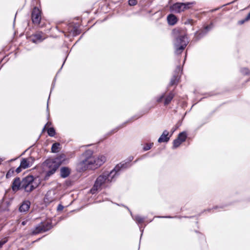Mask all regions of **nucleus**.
I'll use <instances>...</instances> for the list:
<instances>
[{"label": "nucleus", "instance_id": "nucleus-1", "mask_svg": "<svg viewBox=\"0 0 250 250\" xmlns=\"http://www.w3.org/2000/svg\"><path fill=\"white\" fill-rule=\"evenodd\" d=\"M133 160V157L129 158V161L127 162H122L117 165L111 171H105L100 175L96 179L94 185L90 190L92 194H95L102 188L108 186L118 176L120 171L122 169L129 167L131 165L130 162Z\"/></svg>", "mask_w": 250, "mask_h": 250}, {"label": "nucleus", "instance_id": "nucleus-2", "mask_svg": "<svg viewBox=\"0 0 250 250\" xmlns=\"http://www.w3.org/2000/svg\"><path fill=\"white\" fill-rule=\"evenodd\" d=\"M93 152L91 150L86 151L82 156L81 160L77 164L79 171H83L88 168H94Z\"/></svg>", "mask_w": 250, "mask_h": 250}, {"label": "nucleus", "instance_id": "nucleus-3", "mask_svg": "<svg viewBox=\"0 0 250 250\" xmlns=\"http://www.w3.org/2000/svg\"><path fill=\"white\" fill-rule=\"evenodd\" d=\"M40 183V180L38 178L28 175L21 180V189H24L25 192H30L37 188Z\"/></svg>", "mask_w": 250, "mask_h": 250}, {"label": "nucleus", "instance_id": "nucleus-4", "mask_svg": "<svg viewBox=\"0 0 250 250\" xmlns=\"http://www.w3.org/2000/svg\"><path fill=\"white\" fill-rule=\"evenodd\" d=\"M188 43V41L186 35H180L178 37L174 42L175 53L176 54L181 53Z\"/></svg>", "mask_w": 250, "mask_h": 250}, {"label": "nucleus", "instance_id": "nucleus-5", "mask_svg": "<svg viewBox=\"0 0 250 250\" xmlns=\"http://www.w3.org/2000/svg\"><path fill=\"white\" fill-rule=\"evenodd\" d=\"M194 4V2L186 3L177 2L170 7V10L172 12L180 13L190 8Z\"/></svg>", "mask_w": 250, "mask_h": 250}, {"label": "nucleus", "instance_id": "nucleus-6", "mask_svg": "<svg viewBox=\"0 0 250 250\" xmlns=\"http://www.w3.org/2000/svg\"><path fill=\"white\" fill-rule=\"evenodd\" d=\"M52 228L50 222H42L37 226L32 231V234H36L42 232H45L49 230Z\"/></svg>", "mask_w": 250, "mask_h": 250}, {"label": "nucleus", "instance_id": "nucleus-7", "mask_svg": "<svg viewBox=\"0 0 250 250\" xmlns=\"http://www.w3.org/2000/svg\"><path fill=\"white\" fill-rule=\"evenodd\" d=\"M49 162L53 163L54 165L59 167L62 163H66L68 162V159L66 158V156L64 154H61L56 158L48 159Z\"/></svg>", "mask_w": 250, "mask_h": 250}, {"label": "nucleus", "instance_id": "nucleus-8", "mask_svg": "<svg viewBox=\"0 0 250 250\" xmlns=\"http://www.w3.org/2000/svg\"><path fill=\"white\" fill-rule=\"evenodd\" d=\"M45 165L49 169L46 173L45 179H47L51 175H53L56 172L59 167L54 165L53 163H51V162H49L48 159L45 161Z\"/></svg>", "mask_w": 250, "mask_h": 250}, {"label": "nucleus", "instance_id": "nucleus-9", "mask_svg": "<svg viewBox=\"0 0 250 250\" xmlns=\"http://www.w3.org/2000/svg\"><path fill=\"white\" fill-rule=\"evenodd\" d=\"M93 166L94 168H96L102 165L106 160V158L103 155L93 156Z\"/></svg>", "mask_w": 250, "mask_h": 250}, {"label": "nucleus", "instance_id": "nucleus-10", "mask_svg": "<svg viewBox=\"0 0 250 250\" xmlns=\"http://www.w3.org/2000/svg\"><path fill=\"white\" fill-rule=\"evenodd\" d=\"M32 20L33 22L36 24H39L41 20V12L37 7H35L32 13Z\"/></svg>", "mask_w": 250, "mask_h": 250}, {"label": "nucleus", "instance_id": "nucleus-11", "mask_svg": "<svg viewBox=\"0 0 250 250\" xmlns=\"http://www.w3.org/2000/svg\"><path fill=\"white\" fill-rule=\"evenodd\" d=\"M35 159L32 157L27 158H23L21 162V167L22 168L25 169L32 166Z\"/></svg>", "mask_w": 250, "mask_h": 250}, {"label": "nucleus", "instance_id": "nucleus-12", "mask_svg": "<svg viewBox=\"0 0 250 250\" xmlns=\"http://www.w3.org/2000/svg\"><path fill=\"white\" fill-rule=\"evenodd\" d=\"M12 188L13 191H17L20 188L21 189V181L20 178H15L12 183Z\"/></svg>", "mask_w": 250, "mask_h": 250}, {"label": "nucleus", "instance_id": "nucleus-13", "mask_svg": "<svg viewBox=\"0 0 250 250\" xmlns=\"http://www.w3.org/2000/svg\"><path fill=\"white\" fill-rule=\"evenodd\" d=\"M213 27V24L211 23L210 25L207 26L205 27V30L197 32L195 34V37L197 39H199L200 38L203 37L208 31L209 30L211 29Z\"/></svg>", "mask_w": 250, "mask_h": 250}, {"label": "nucleus", "instance_id": "nucleus-14", "mask_svg": "<svg viewBox=\"0 0 250 250\" xmlns=\"http://www.w3.org/2000/svg\"><path fill=\"white\" fill-rule=\"evenodd\" d=\"M169 132L167 130H164L162 133V134L161 135L160 138L158 139V142L160 143H163V142H167L170 137H171V135L169 136Z\"/></svg>", "mask_w": 250, "mask_h": 250}, {"label": "nucleus", "instance_id": "nucleus-15", "mask_svg": "<svg viewBox=\"0 0 250 250\" xmlns=\"http://www.w3.org/2000/svg\"><path fill=\"white\" fill-rule=\"evenodd\" d=\"M30 204V202L29 201H23L19 208V211L21 212H26L29 210Z\"/></svg>", "mask_w": 250, "mask_h": 250}, {"label": "nucleus", "instance_id": "nucleus-16", "mask_svg": "<svg viewBox=\"0 0 250 250\" xmlns=\"http://www.w3.org/2000/svg\"><path fill=\"white\" fill-rule=\"evenodd\" d=\"M176 71L178 72L177 76L174 75L170 81V84L171 85L176 84L178 83L179 79V73L181 71V67L180 66L177 67Z\"/></svg>", "mask_w": 250, "mask_h": 250}, {"label": "nucleus", "instance_id": "nucleus-17", "mask_svg": "<svg viewBox=\"0 0 250 250\" xmlns=\"http://www.w3.org/2000/svg\"><path fill=\"white\" fill-rule=\"evenodd\" d=\"M43 39L44 38L42 37L41 33L36 34L34 36H33L31 38V40L34 43L41 42Z\"/></svg>", "mask_w": 250, "mask_h": 250}, {"label": "nucleus", "instance_id": "nucleus-18", "mask_svg": "<svg viewBox=\"0 0 250 250\" xmlns=\"http://www.w3.org/2000/svg\"><path fill=\"white\" fill-rule=\"evenodd\" d=\"M167 21L169 24L173 25L177 22V17L173 14H170L167 17Z\"/></svg>", "mask_w": 250, "mask_h": 250}, {"label": "nucleus", "instance_id": "nucleus-19", "mask_svg": "<svg viewBox=\"0 0 250 250\" xmlns=\"http://www.w3.org/2000/svg\"><path fill=\"white\" fill-rule=\"evenodd\" d=\"M70 170L68 167H63L61 169V175L63 178H66L69 175Z\"/></svg>", "mask_w": 250, "mask_h": 250}, {"label": "nucleus", "instance_id": "nucleus-20", "mask_svg": "<svg viewBox=\"0 0 250 250\" xmlns=\"http://www.w3.org/2000/svg\"><path fill=\"white\" fill-rule=\"evenodd\" d=\"M60 144L59 143H55L53 144L51 147V151L53 153H57L61 149Z\"/></svg>", "mask_w": 250, "mask_h": 250}, {"label": "nucleus", "instance_id": "nucleus-21", "mask_svg": "<svg viewBox=\"0 0 250 250\" xmlns=\"http://www.w3.org/2000/svg\"><path fill=\"white\" fill-rule=\"evenodd\" d=\"M173 97L174 94L172 92L169 93L165 99L164 104L166 105L168 104Z\"/></svg>", "mask_w": 250, "mask_h": 250}, {"label": "nucleus", "instance_id": "nucleus-22", "mask_svg": "<svg viewBox=\"0 0 250 250\" xmlns=\"http://www.w3.org/2000/svg\"><path fill=\"white\" fill-rule=\"evenodd\" d=\"M132 218L138 224H142V223L144 222L145 220V218L140 215H136L134 216H132Z\"/></svg>", "mask_w": 250, "mask_h": 250}, {"label": "nucleus", "instance_id": "nucleus-23", "mask_svg": "<svg viewBox=\"0 0 250 250\" xmlns=\"http://www.w3.org/2000/svg\"><path fill=\"white\" fill-rule=\"evenodd\" d=\"M187 137L186 133L185 132H182L178 135L177 138L179 140H180L181 142H184L186 141Z\"/></svg>", "mask_w": 250, "mask_h": 250}, {"label": "nucleus", "instance_id": "nucleus-24", "mask_svg": "<svg viewBox=\"0 0 250 250\" xmlns=\"http://www.w3.org/2000/svg\"><path fill=\"white\" fill-rule=\"evenodd\" d=\"M183 142H181L180 140H179L178 138L176 139L173 142V148H176L178 147Z\"/></svg>", "mask_w": 250, "mask_h": 250}, {"label": "nucleus", "instance_id": "nucleus-25", "mask_svg": "<svg viewBox=\"0 0 250 250\" xmlns=\"http://www.w3.org/2000/svg\"><path fill=\"white\" fill-rule=\"evenodd\" d=\"M47 133L50 136L53 137L55 135V130L54 128L50 127L47 130Z\"/></svg>", "mask_w": 250, "mask_h": 250}, {"label": "nucleus", "instance_id": "nucleus-26", "mask_svg": "<svg viewBox=\"0 0 250 250\" xmlns=\"http://www.w3.org/2000/svg\"><path fill=\"white\" fill-rule=\"evenodd\" d=\"M153 146V143H150V144H146L143 147V150L144 151L148 150L152 147Z\"/></svg>", "mask_w": 250, "mask_h": 250}, {"label": "nucleus", "instance_id": "nucleus-27", "mask_svg": "<svg viewBox=\"0 0 250 250\" xmlns=\"http://www.w3.org/2000/svg\"><path fill=\"white\" fill-rule=\"evenodd\" d=\"M165 96V94H163L161 95L156 97V100L157 102L159 103L162 102V101L163 99H164Z\"/></svg>", "mask_w": 250, "mask_h": 250}, {"label": "nucleus", "instance_id": "nucleus-28", "mask_svg": "<svg viewBox=\"0 0 250 250\" xmlns=\"http://www.w3.org/2000/svg\"><path fill=\"white\" fill-rule=\"evenodd\" d=\"M250 19V12L248 14L247 16L246 17L244 20L240 21H239L240 24H243L245 21H248Z\"/></svg>", "mask_w": 250, "mask_h": 250}, {"label": "nucleus", "instance_id": "nucleus-29", "mask_svg": "<svg viewBox=\"0 0 250 250\" xmlns=\"http://www.w3.org/2000/svg\"><path fill=\"white\" fill-rule=\"evenodd\" d=\"M137 3V0H128V4L130 6H134L136 5Z\"/></svg>", "mask_w": 250, "mask_h": 250}, {"label": "nucleus", "instance_id": "nucleus-30", "mask_svg": "<svg viewBox=\"0 0 250 250\" xmlns=\"http://www.w3.org/2000/svg\"><path fill=\"white\" fill-rule=\"evenodd\" d=\"M7 241V238H4L0 241V248L2 247V246Z\"/></svg>", "mask_w": 250, "mask_h": 250}, {"label": "nucleus", "instance_id": "nucleus-31", "mask_svg": "<svg viewBox=\"0 0 250 250\" xmlns=\"http://www.w3.org/2000/svg\"><path fill=\"white\" fill-rule=\"evenodd\" d=\"M48 195H49V194L47 193V194L45 195L44 199H45V200H47L46 202H52L53 201V199L50 200H48L47 197H48Z\"/></svg>", "mask_w": 250, "mask_h": 250}, {"label": "nucleus", "instance_id": "nucleus-32", "mask_svg": "<svg viewBox=\"0 0 250 250\" xmlns=\"http://www.w3.org/2000/svg\"><path fill=\"white\" fill-rule=\"evenodd\" d=\"M63 208V206H62V205H59L58 207V210H62Z\"/></svg>", "mask_w": 250, "mask_h": 250}, {"label": "nucleus", "instance_id": "nucleus-33", "mask_svg": "<svg viewBox=\"0 0 250 250\" xmlns=\"http://www.w3.org/2000/svg\"><path fill=\"white\" fill-rule=\"evenodd\" d=\"M21 168H22V167H21V166H20L19 167H18L16 169V172H17V173H20V172L21 171Z\"/></svg>", "mask_w": 250, "mask_h": 250}, {"label": "nucleus", "instance_id": "nucleus-34", "mask_svg": "<svg viewBox=\"0 0 250 250\" xmlns=\"http://www.w3.org/2000/svg\"><path fill=\"white\" fill-rule=\"evenodd\" d=\"M27 220H26V221H22V223H21V225H22V226H24V225H25L27 224Z\"/></svg>", "mask_w": 250, "mask_h": 250}, {"label": "nucleus", "instance_id": "nucleus-35", "mask_svg": "<svg viewBox=\"0 0 250 250\" xmlns=\"http://www.w3.org/2000/svg\"><path fill=\"white\" fill-rule=\"evenodd\" d=\"M192 21H193L192 20H188V22L189 23H192Z\"/></svg>", "mask_w": 250, "mask_h": 250}, {"label": "nucleus", "instance_id": "nucleus-36", "mask_svg": "<svg viewBox=\"0 0 250 250\" xmlns=\"http://www.w3.org/2000/svg\"><path fill=\"white\" fill-rule=\"evenodd\" d=\"M162 218H171L170 216H162Z\"/></svg>", "mask_w": 250, "mask_h": 250}, {"label": "nucleus", "instance_id": "nucleus-37", "mask_svg": "<svg viewBox=\"0 0 250 250\" xmlns=\"http://www.w3.org/2000/svg\"><path fill=\"white\" fill-rule=\"evenodd\" d=\"M245 70H246V74H248L249 73V70L247 69H245Z\"/></svg>", "mask_w": 250, "mask_h": 250}, {"label": "nucleus", "instance_id": "nucleus-38", "mask_svg": "<svg viewBox=\"0 0 250 250\" xmlns=\"http://www.w3.org/2000/svg\"><path fill=\"white\" fill-rule=\"evenodd\" d=\"M175 131V129H172V133L170 135L171 136V135L172 134V133L174 132Z\"/></svg>", "mask_w": 250, "mask_h": 250}, {"label": "nucleus", "instance_id": "nucleus-39", "mask_svg": "<svg viewBox=\"0 0 250 250\" xmlns=\"http://www.w3.org/2000/svg\"><path fill=\"white\" fill-rule=\"evenodd\" d=\"M48 124V123H47V124L44 126V128H45V127H46V125Z\"/></svg>", "mask_w": 250, "mask_h": 250}]
</instances>
